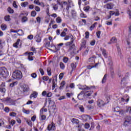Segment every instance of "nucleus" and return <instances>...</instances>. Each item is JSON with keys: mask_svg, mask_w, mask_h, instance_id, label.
<instances>
[{"mask_svg": "<svg viewBox=\"0 0 131 131\" xmlns=\"http://www.w3.org/2000/svg\"><path fill=\"white\" fill-rule=\"evenodd\" d=\"M65 84H66V82H65V81H62L60 83V86H59V90H62Z\"/></svg>", "mask_w": 131, "mask_h": 131, "instance_id": "29", "label": "nucleus"}, {"mask_svg": "<svg viewBox=\"0 0 131 131\" xmlns=\"http://www.w3.org/2000/svg\"><path fill=\"white\" fill-rule=\"evenodd\" d=\"M57 109L56 105L53 106H50L49 108V113L50 114H53V113H55V111Z\"/></svg>", "mask_w": 131, "mask_h": 131, "instance_id": "17", "label": "nucleus"}, {"mask_svg": "<svg viewBox=\"0 0 131 131\" xmlns=\"http://www.w3.org/2000/svg\"><path fill=\"white\" fill-rule=\"evenodd\" d=\"M36 19L38 24H40V22H41V18L39 16H37Z\"/></svg>", "mask_w": 131, "mask_h": 131, "instance_id": "48", "label": "nucleus"}, {"mask_svg": "<svg viewBox=\"0 0 131 131\" xmlns=\"http://www.w3.org/2000/svg\"><path fill=\"white\" fill-rule=\"evenodd\" d=\"M27 21H28V18H27V17L24 16L22 17L21 22H23V23H25V22H27Z\"/></svg>", "mask_w": 131, "mask_h": 131, "instance_id": "35", "label": "nucleus"}, {"mask_svg": "<svg viewBox=\"0 0 131 131\" xmlns=\"http://www.w3.org/2000/svg\"><path fill=\"white\" fill-rule=\"evenodd\" d=\"M0 76H2L3 78H7L9 76V71L6 67L0 68Z\"/></svg>", "mask_w": 131, "mask_h": 131, "instance_id": "3", "label": "nucleus"}, {"mask_svg": "<svg viewBox=\"0 0 131 131\" xmlns=\"http://www.w3.org/2000/svg\"><path fill=\"white\" fill-rule=\"evenodd\" d=\"M71 122H72V123H74V124H77V125H78L77 126L78 128H79V127H80V126L79 125V120L74 118L72 119Z\"/></svg>", "mask_w": 131, "mask_h": 131, "instance_id": "11", "label": "nucleus"}, {"mask_svg": "<svg viewBox=\"0 0 131 131\" xmlns=\"http://www.w3.org/2000/svg\"><path fill=\"white\" fill-rule=\"evenodd\" d=\"M66 47H69L68 53H69L71 56H74L76 54H78L79 52L76 50L75 44H72L71 45H66Z\"/></svg>", "mask_w": 131, "mask_h": 131, "instance_id": "1", "label": "nucleus"}, {"mask_svg": "<svg viewBox=\"0 0 131 131\" xmlns=\"http://www.w3.org/2000/svg\"><path fill=\"white\" fill-rule=\"evenodd\" d=\"M38 95V93L36 91H33V93L30 95V99H36L37 98V96Z\"/></svg>", "mask_w": 131, "mask_h": 131, "instance_id": "15", "label": "nucleus"}, {"mask_svg": "<svg viewBox=\"0 0 131 131\" xmlns=\"http://www.w3.org/2000/svg\"><path fill=\"white\" fill-rule=\"evenodd\" d=\"M56 86H57V76L54 77L52 80V91L55 90Z\"/></svg>", "mask_w": 131, "mask_h": 131, "instance_id": "10", "label": "nucleus"}, {"mask_svg": "<svg viewBox=\"0 0 131 131\" xmlns=\"http://www.w3.org/2000/svg\"><path fill=\"white\" fill-rule=\"evenodd\" d=\"M35 39L36 42H40V41H41V37H40L39 35H36L35 37Z\"/></svg>", "mask_w": 131, "mask_h": 131, "instance_id": "24", "label": "nucleus"}, {"mask_svg": "<svg viewBox=\"0 0 131 131\" xmlns=\"http://www.w3.org/2000/svg\"><path fill=\"white\" fill-rule=\"evenodd\" d=\"M12 101V100L11 98L7 97L6 98L3 99L2 102H3V103H11Z\"/></svg>", "mask_w": 131, "mask_h": 131, "instance_id": "18", "label": "nucleus"}, {"mask_svg": "<svg viewBox=\"0 0 131 131\" xmlns=\"http://www.w3.org/2000/svg\"><path fill=\"white\" fill-rule=\"evenodd\" d=\"M47 73L49 76H51V75H52V70H51L50 68L47 69Z\"/></svg>", "mask_w": 131, "mask_h": 131, "instance_id": "43", "label": "nucleus"}, {"mask_svg": "<svg viewBox=\"0 0 131 131\" xmlns=\"http://www.w3.org/2000/svg\"><path fill=\"white\" fill-rule=\"evenodd\" d=\"M56 126H55V123L52 122L51 124H48L47 126V129L49 131H53L55 130Z\"/></svg>", "mask_w": 131, "mask_h": 131, "instance_id": "6", "label": "nucleus"}, {"mask_svg": "<svg viewBox=\"0 0 131 131\" xmlns=\"http://www.w3.org/2000/svg\"><path fill=\"white\" fill-rule=\"evenodd\" d=\"M20 40H21V39H20L19 38L17 39L16 42L15 43H13L14 48H15V49H18V45L20 43Z\"/></svg>", "mask_w": 131, "mask_h": 131, "instance_id": "20", "label": "nucleus"}, {"mask_svg": "<svg viewBox=\"0 0 131 131\" xmlns=\"http://www.w3.org/2000/svg\"><path fill=\"white\" fill-rule=\"evenodd\" d=\"M79 90H82V91H85V90H87V91H89L91 90V88H90L89 86H86L85 88H79Z\"/></svg>", "mask_w": 131, "mask_h": 131, "instance_id": "44", "label": "nucleus"}, {"mask_svg": "<svg viewBox=\"0 0 131 131\" xmlns=\"http://www.w3.org/2000/svg\"><path fill=\"white\" fill-rule=\"evenodd\" d=\"M31 76L33 78H36V77H37V75L36 74V73H33L31 74Z\"/></svg>", "mask_w": 131, "mask_h": 131, "instance_id": "54", "label": "nucleus"}, {"mask_svg": "<svg viewBox=\"0 0 131 131\" xmlns=\"http://www.w3.org/2000/svg\"><path fill=\"white\" fill-rule=\"evenodd\" d=\"M70 37L71 38V41H69L66 43V46H71V45L73 44V42H74L75 40L74 37L73 36V35H71Z\"/></svg>", "mask_w": 131, "mask_h": 131, "instance_id": "14", "label": "nucleus"}, {"mask_svg": "<svg viewBox=\"0 0 131 131\" xmlns=\"http://www.w3.org/2000/svg\"><path fill=\"white\" fill-rule=\"evenodd\" d=\"M96 36L97 38H101V31H98L96 32Z\"/></svg>", "mask_w": 131, "mask_h": 131, "instance_id": "45", "label": "nucleus"}, {"mask_svg": "<svg viewBox=\"0 0 131 131\" xmlns=\"http://www.w3.org/2000/svg\"><path fill=\"white\" fill-rule=\"evenodd\" d=\"M79 108L81 112H84V107L82 105H79Z\"/></svg>", "mask_w": 131, "mask_h": 131, "instance_id": "51", "label": "nucleus"}, {"mask_svg": "<svg viewBox=\"0 0 131 131\" xmlns=\"http://www.w3.org/2000/svg\"><path fill=\"white\" fill-rule=\"evenodd\" d=\"M1 27L2 30H3V31H4V30H6V29L8 28V26H7V25L5 24L1 25Z\"/></svg>", "mask_w": 131, "mask_h": 131, "instance_id": "28", "label": "nucleus"}, {"mask_svg": "<svg viewBox=\"0 0 131 131\" xmlns=\"http://www.w3.org/2000/svg\"><path fill=\"white\" fill-rule=\"evenodd\" d=\"M120 110H121L120 107L117 106L116 108H115L114 111H115V112L118 113Z\"/></svg>", "mask_w": 131, "mask_h": 131, "instance_id": "61", "label": "nucleus"}, {"mask_svg": "<svg viewBox=\"0 0 131 131\" xmlns=\"http://www.w3.org/2000/svg\"><path fill=\"white\" fill-rule=\"evenodd\" d=\"M30 51H32V52L33 53V54H36V53H37L36 49L33 47L31 48Z\"/></svg>", "mask_w": 131, "mask_h": 131, "instance_id": "46", "label": "nucleus"}, {"mask_svg": "<svg viewBox=\"0 0 131 131\" xmlns=\"http://www.w3.org/2000/svg\"><path fill=\"white\" fill-rule=\"evenodd\" d=\"M111 41H112L113 43L117 42V39H116V38L115 37H113L111 39Z\"/></svg>", "mask_w": 131, "mask_h": 131, "instance_id": "50", "label": "nucleus"}, {"mask_svg": "<svg viewBox=\"0 0 131 131\" xmlns=\"http://www.w3.org/2000/svg\"><path fill=\"white\" fill-rule=\"evenodd\" d=\"M29 87L28 86H24L23 88V91L24 93H27V92L29 91Z\"/></svg>", "mask_w": 131, "mask_h": 131, "instance_id": "27", "label": "nucleus"}, {"mask_svg": "<svg viewBox=\"0 0 131 131\" xmlns=\"http://www.w3.org/2000/svg\"><path fill=\"white\" fill-rule=\"evenodd\" d=\"M129 77V74L128 73H127L125 77H124L121 80V84H123V86H125L126 84H127V82H126V79Z\"/></svg>", "mask_w": 131, "mask_h": 131, "instance_id": "4", "label": "nucleus"}, {"mask_svg": "<svg viewBox=\"0 0 131 131\" xmlns=\"http://www.w3.org/2000/svg\"><path fill=\"white\" fill-rule=\"evenodd\" d=\"M97 106H98V107H99L100 108H101L105 105V103H104L103 100H102L101 99H98L97 100Z\"/></svg>", "mask_w": 131, "mask_h": 131, "instance_id": "12", "label": "nucleus"}, {"mask_svg": "<svg viewBox=\"0 0 131 131\" xmlns=\"http://www.w3.org/2000/svg\"><path fill=\"white\" fill-rule=\"evenodd\" d=\"M13 7L15 8V9H18V5H17V3L16 1H14L13 3Z\"/></svg>", "mask_w": 131, "mask_h": 131, "instance_id": "56", "label": "nucleus"}, {"mask_svg": "<svg viewBox=\"0 0 131 131\" xmlns=\"http://www.w3.org/2000/svg\"><path fill=\"white\" fill-rule=\"evenodd\" d=\"M91 46H94L95 45H96V40L93 39L90 42Z\"/></svg>", "mask_w": 131, "mask_h": 131, "instance_id": "58", "label": "nucleus"}, {"mask_svg": "<svg viewBox=\"0 0 131 131\" xmlns=\"http://www.w3.org/2000/svg\"><path fill=\"white\" fill-rule=\"evenodd\" d=\"M128 35L129 36H131V26L128 27Z\"/></svg>", "mask_w": 131, "mask_h": 131, "instance_id": "64", "label": "nucleus"}, {"mask_svg": "<svg viewBox=\"0 0 131 131\" xmlns=\"http://www.w3.org/2000/svg\"><path fill=\"white\" fill-rule=\"evenodd\" d=\"M96 24H98V23L96 22L94 24H93L91 26V27H90V30L91 31L94 30V28H95V27H96Z\"/></svg>", "mask_w": 131, "mask_h": 131, "instance_id": "36", "label": "nucleus"}, {"mask_svg": "<svg viewBox=\"0 0 131 131\" xmlns=\"http://www.w3.org/2000/svg\"><path fill=\"white\" fill-rule=\"evenodd\" d=\"M118 113H119V115H124L125 112L124 110H121L118 112Z\"/></svg>", "mask_w": 131, "mask_h": 131, "instance_id": "52", "label": "nucleus"}, {"mask_svg": "<svg viewBox=\"0 0 131 131\" xmlns=\"http://www.w3.org/2000/svg\"><path fill=\"white\" fill-rule=\"evenodd\" d=\"M76 66H77V62H73L71 64V67L72 68V72L74 71L76 69Z\"/></svg>", "mask_w": 131, "mask_h": 131, "instance_id": "19", "label": "nucleus"}, {"mask_svg": "<svg viewBox=\"0 0 131 131\" xmlns=\"http://www.w3.org/2000/svg\"><path fill=\"white\" fill-rule=\"evenodd\" d=\"M31 17H35L36 16V12L35 11H32L31 12Z\"/></svg>", "mask_w": 131, "mask_h": 131, "instance_id": "49", "label": "nucleus"}, {"mask_svg": "<svg viewBox=\"0 0 131 131\" xmlns=\"http://www.w3.org/2000/svg\"><path fill=\"white\" fill-rule=\"evenodd\" d=\"M92 94H94V91H86L85 93L84 92V96L86 98H90Z\"/></svg>", "mask_w": 131, "mask_h": 131, "instance_id": "16", "label": "nucleus"}, {"mask_svg": "<svg viewBox=\"0 0 131 131\" xmlns=\"http://www.w3.org/2000/svg\"><path fill=\"white\" fill-rule=\"evenodd\" d=\"M12 77L14 79H17L19 80L23 77V75H22V72L19 70H15L13 72Z\"/></svg>", "mask_w": 131, "mask_h": 131, "instance_id": "2", "label": "nucleus"}, {"mask_svg": "<svg viewBox=\"0 0 131 131\" xmlns=\"http://www.w3.org/2000/svg\"><path fill=\"white\" fill-rule=\"evenodd\" d=\"M94 21H100V17L98 16H94Z\"/></svg>", "mask_w": 131, "mask_h": 131, "instance_id": "60", "label": "nucleus"}, {"mask_svg": "<svg viewBox=\"0 0 131 131\" xmlns=\"http://www.w3.org/2000/svg\"><path fill=\"white\" fill-rule=\"evenodd\" d=\"M130 124H131V122L129 121H124L123 123V126H125V127H126V126H128V125H129Z\"/></svg>", "mask_w": 131, "mask_h": 131, "instance_id": "26", "label": "nucleus"}, {"mask_svg": "<svg viewBox=\"0 0 131 131\" xmlns=\"http://www.w3.org/2000/svg\"><path fill=\"white\" fill-rule=\"evenodd\" d=\"M28 5V2H24L21 4V7H24V8H25V7H26V6H27Z\"/></svg>", "mask_w": 131, "mask_h": 131, "instance_id": "53", "label": "nucleus"}, {"mask_svg": "<svg viewBox=\"0 0 131 131\" xmlns=\"http://www.w3.org/2000/svg\"><path fill=\"white\" fill-rule=\"evenodd\" d=\"M84 97H85V95H84V91H81L77 96L78 100H83V99H84Z\"/></svg>", "mask_w": 131, "mask_h": 131, "instance_id": "9", "label": "nucleus"}, {"mask_svg": "<svg viewBox=\"0 0 131 131\" xmlns=\"http://www.w3.org/2000/svg\"><path fill=\"white\" fill-rule=\"evenodd\" d=\"M106 80H107V74H105L102 79V83H105Z\"/></svg>", "mask_w": 131, "mask_h": 131, "instance_id": "37", "label": "nucleus"}, {"mask_svg": "<svg viewBox=\"0 0 131 131\" xmlns=\"http://www.w3.org/2000/svg\"><path fill=\"white\" fill-rule=\"evenodd\" d=\"M40 115H41L40 118V121H43V120H46V119H47V116L42 114H40Z\"/></svg>", "mask_w": 131, "mask_h": 131, "instance_id": "30", "label": "nucleus"}, {"mask_svg": "<svg viewBox=\"0 0 131 131\" xmlns=\"http://www.w3.org/2000/svg\"><path fill=\"white\" fill-rule=\"evenodd\" d=\"M7 11L9 14H14V10L11 7H8Z\"/></svg>", "mask_w": 131, "mask_h": 131, "instance_id": "34", "label": "nucleus"}, {"mask_svg": "<svg viewBox=\"0 0 131 131\" xmlns=\"http://www.w3.org/2000/svg\"><path fill=\"white\" fill-rule=\"evenodd\" d=\"M81 18H86V15H85L84 13H81L80 15Z\"/></svg>", "mask_w": 131, "mask_h": 131, "instance_id": "63", "label": "nucleus"}, {"mask_svg": "<svg viewBox=\"0 0 131 131\" xmlns=\"http://www.w3.org/2000/svg\"><path fill=\"white\" fill-rule=\"evenodd\" d=\"M86 48V40L82 39L80 49H85Z\"/></svg>", "mask_w": 131, "mask_h": 131, "instance_id": "13", "label": "nucleus"}, {"mask_svg": "<svg viewBox=\"0 0 131 131\" xmlns=\"http://www.w3.org/2000/svg\"><path fill=\"white\" fill-rule=\"evenodd\" d=\"M47 111H48V109L43 108V107L40 111V114H41V115L43 114V112H47Z\"/></svg>", "mask_w": 131, "mask_h": 131, "instance_id": "39", "label": "nucleus"}, {"mask_svg": "<svg viewBox=\"0 0 131 131\" xmlns=\"http://www.w3.org/2000/svg\"><path fill=\"white\" fill-rule=\"evenodd\" d=\"M45 40L46 41L45 44V47L46 48H50L51 47V42L50 41H48V38H45Z\"/></svg>", "mask_w": 131, "mask_h": 131, "instance_id": "22", "label": "nucleus"}, {"mask_svg": "<svg viewBox=\"0 0 131 131\" xmlns=\"http://www.w3.org/2000/svg\"><path fill=\"white\" fill-rule=\"evenodd\" d=\"M26 122H27V124H28V125H29V126H30V127H32L33 125H32V122H31V120H27L26 121Z\"/></svg>", "mask_w": 131, "mask_h": 131, "instance_id": "38", "label": "nucleus"}, {"mask_svg": "<svg viewBox=\"0 0 131 131\" xmlns=\"http://www.w3.org/2000/svg\"><path fill=\"white\" fill-rule=\"evenodd\" d=\"M23 112H24L25 114H29V113H30V111L27 110L25 108H23Z\"/></svg>", "mask_w": 131, "mask_h": 131, "instance_id": "42", "label": "nucleus"}, {"mask_svg": "<svg viewBox=\"0 0 131 131\" xmlns=\"http://www.w3.org/2000/svg\"><path fill=\"white\" fill-rule=\"evenodd\" d=\"M53 10H54V11H57L58 9H59V7H58V5L57 4H55L53 7Z\"/></svg>", "mask_w": 131, "mask_h": 131, "instance_id": "55", "label": "nucleus"}, {"mask_svg": "<svg viewBox=\"0 0 131 131\" xmlns=\"http://www.w3.org/2000/svg\"><path fill=\"white\" fill-rule=\"evenodd\" d=\"M129 100V99L128 98L125 99H124V98H123V97L121 98V102H128Z\"/></svg>", "mask_w": 131, "mask_h": 131, "instance_id": "57", "label": "nucleus"}, {"mask_svg": "<svg viewBox=\"0 0 131 131\" xmlns=\"http://www.w3.org/2000/svg\"><path fill=\"white\" fill-rule=\"evenodd\" d=\"M49 79H50V78L49 77V76H45L42 77V80H43L44 81H48Z\"/></svg>", "mask_w": 131, "mask_h": 131, "instance_id": "47", "label": "nucleus"}, {"mask_svg": "<svg viewBox=\"0 0 131 131\" xmlns=\"http://www.w3.org/2000/svg\"><path fill=\"white\" fill-rule=\"evenodd\" d=\"M59 66L60 69H62V70H64V69H65V64H64L63 62H60L59 63Z\"/></svg>", "mask_w": 131, "mask_h": 131, "instance_id": "33", "label": "nucleus"}, {"mask_svg": "<svg viewBox=\"0 0 131 131\" xmlns=\"http://www.w3.org/2000/svg\"><path fill=\"white\" fill-rule=\"evenodd\" d=\"M69 58L68 57H64L63 59V61L64 62V63H67V62H68L69 60Z\"/></svg>", "mask_w": 131, "mask_h": 131, "instance_id": "62", "label": "nucleus"}, {"mask_svg": "<svg viewBox=\"0 0 131 131\" xmlns=\"http://www.w3.org/2000/svg\"><path fill=\"white\" fill-rule=\"evenodd\" d=\"M10 32H13V33H17V35L19 36H22V35H24V32L21 29H19L18 30H14V29H11L10 30Z\"/></svg>", "mask_w": 131, "mask_h": 131, "instance_id": "5", "label": "nucleus"}, {"mask_svg": "<svg viewBox=\"0 0 131 131\" xmlns=\"http://www.w3.org/2000/svg\"><path fill=\"white\" fill-rule=\"evenodd\" d=\"M49 105H50V107L56 106V105H55L56 103L54 102V101L51 100V98L49 99Z\"/></svg>", "mask_w": 131, "mask_h": 131, "instance_id": "25", "label": "nucleus"}, {"mask_svg": "<svg viewBox=\"0 0 131 131\" xmlns=\"http://www.w3.org/2000/svg\"><path fill=\"white\" fill-rule=\"evenodd\" d=\"M56 21L57 23L60 24L62 22V19H61V17L60 16L57 17L56 19Z\"/></svg>", "mask_w": 131, "mask_h": 131, "instance_id": "40", "label": "nucleus"}, {"mask_svg": "<svg viewBox=\"0 0 131 131\" xmlns=\"http://www.w3.org/2000/svg\"><path fill=\"white\" fill-rule=\"evenodd\" d=\"M96 58H97V56L93 55L89 58V62H93L92 64H95V59H96Z\"/></svg>", "mask_w": 131, "mask_h": 131, "instance_id": "21", "label": "nucleus"}, {"mask_svg": "<svg viewBox=\"0 0 131 131\" xmlns=\"http://www.w3.org/2000/svg\"><path fill=\"white\" fill-rule=\"evenodd\" d=\"M104 8H106V9H107V10H112V6H111V3H108L104 5Z\"/></svg>", "mask_w": 131, "mask_h": 131, "instance_id": "23", "label": "nucleus"}, {"mask_svg": "<svg viewBox=\"0 0 131 131\" xmlns=\"http://www.w3.org/2000/svg\"><path fill=\"white\" fill-rule=\"evenodd\" d=\"M10 15H6L4 17V20L7 22L9 21H11V18L10 17Z\"/></svg>", "mask_w": 131, "mask_h": 131, "instance_id": "32", "label": "nucleus"}, {"mask_svg": "<svg viewBox=\"0 0 131 131\" xmlns=\"http://www.w3.org/2000/svg\"><path fill=\"white\" fill-rule=\"evenodd\" d=\"M100 51L102 52V54L104 58H105V59H107V58H108V52H107V50H106V49H105L104 48L101 47L100 48Z\"/></svg>", "mask_w": 131, "mask_h": 131, "instance_id": "7", "label": "nucleus"}, {"mask_svg": "<svg viewBox=\"0 0 131 131\" xmlns=\"http://www.w3.org/2000/svg\"><path fill=\"white\" fill-rule=\"evenodd\" d=\"M124 121H130L131 122V117L129 116H127L124 118Z\"/></svg>", "mask_w": 131, "mask_h": 131, "instance_id": "31", "label": "nucleus"}, {"mask_svg": "<svg viewBox=\"0 0 131 131\" xmlns=\"http://www.w3.org/2000/svg\"><path fill=\"white\" fill-rule=\"evenodd\" d=\"M83 10L85 12H89L90 11V6L84 7Z\"/></svg>", "mask_w": 131, "mask_h": 131, "instance_id": "59", "label": "nucleus"}, {"mask_svg": "<svg viewBox=\"0 0 131 131\" xmlns=\"http://www.w3.org/2000/svg\"><path fill=\"white\" fill-rule=\"evenodd\" d=\"M42 96L45 97V96H46L47 98H51L52 96H53V93L51 92H49L48 93H47V91H44L41 93Z\"/></svg>", "mask_w": 131, "mask_h": 131, "instance_id": "8", "label": "nucleus"}, {"mask_svg": "<svg viewBox=\"0 0 131 131\" xmlns=\"http://www.w3.org/2000/svg\"><path fill=\"white\" fill-rule=\"evenodd\" d=\"M17 116V113L15 112H11L9 114V116H11V117H16Z\"/></svg>", "mask_w": 131, "mask_h": 131, "instance_id": "41", "label": "nucleus"}]
</instances>
